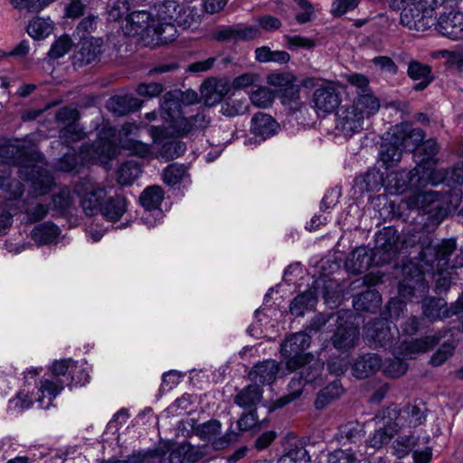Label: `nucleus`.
Segmentation results:
<instances>
[{"label":"nucleus","instance_id":"nucleus-22","mask_svg":"<svg viewBox=\"0 0 463 463\" xmlns=\"http://www.w3.org/2000/svg\"><path fill=\"white\" fill-rule=\"evenodd\" d=\"M263 399V389L257 384H249L238 391L233 396V402L245 411H257V406Z\"/></svg>","mask_w":463,"mask_h":463},{"label":"nucleus","instance_id":"nucleus-45","mask_svg":"<svg viewBox=\"0 0 463 463\" xmlns=\"http://www.w3.org/2000/svg\"><path fill=\"white\" fill-rule=\"evenodd\" d=\"M310 456L302 444H289L278 463H307Z\"/></svg>","mask_w":463,"mask_h":463},{"label":"nucleus","instance_id":"nucleus-16","mask_svg":"<svg viewBox=\"0 0 463 463\" xmlns=\"http://www.w3.org/2000/svg\"><path fill=\"white\" fill-rule=\"evenodd\" d=\"M364 335L375 346L379 345L384 348L391 347L395 339L389 322L381 317L375 318L365 325Z\"/></svg>","mask_w":463,"mask_h":463},{"label":"nucleus","instance_id":"nucleus-24","mask_svg":"<svg viewBox=\"0 0 463 463\" xmlns=\"http://www.w3.org/2000/svg\"><path fill=\"white\" fill-rule=\"evenodd\" d=\"M421 310L424 317L430 322L452 317L451 307L442 298L427 297L421 302Z\"/></svg>","mask_w":463,"mask_h":463},{"label":"nucleus","instance_id":"nucleus-53","mask_svg":"<svg viewBox=\"0 0 463 463\" xmlns=\"http://www.w3.org/2000/svg\"><path fill=\"white\" fill-rule=\"evenodd\" d=\"M186 150V146L182 141H167L163 144L158 151V156L165 162L171 161L182 156Z\"/></svg>","mask_w":463,"mask_h":463},{"label":"nucleus","instance_id":"nucleus-35","mask_svg":"<svg viewBox=\"0 0 463 463\" xmlns=\"http://www.w3.org/2000/svg\"><path fill=\"white\" fill-rule=\"evenodd\" d=\"M382 304V296L375 289H367L353 299V306L357 311L375 313Z\"/></svg>","mask_w":463,"mask_h":463},{"label":"nucleus","instance_id":"nucleus-54","mask_svg":"<svg viewBox=\"0 0 463 463\" xmlns=\"http://www.w3.org/2000/svg\"><path fill=\"white\" fill-rule=\"evenodd\" d=\"M395 434L396 433L392 428L384 429L383 427H379V429L373 432V436L366 440V443L369 447L374 449H380L383 446L387 445Z\"/></svg>","mask_w":463,"mask_h":463},{"label":"nucleus","instance_id":"nucleus-26","mask_svg":"<svg viewBox=\"0 0 463 463\" xmlns=\"http://www.w3.org/2000/svg\"><path fill=\"white\" fill-rule=\"evenodd\" d=\"M221 422L217 420H211L197 429L199 436L208 441L213 442V446L216 449H223L228 446L232 440L230 434H226L219 439L216 437L221 433Z\"/></svg>","mask_w":463,"mask_h":463},{"label":"nucleus","instance_id":"nucleus-3","mask_svg":"<svg viewBox=\"0 0 463 463\" xmlns=\"http://www.w3.org/2000/svg\"><path fill=\"white\" fill-rule=\"evenodd\" d=\"M41 154L35 147L19 139H7L0 137L1 164L18 165L19 175H24L32 163L37 162Z\"/></svg>","mask_w":463,"mask_h":463},{"label":"nucleus","instance_id":"nucleus-8","mask_svg":"<svg viewBox=\"0 0 463 463\" xmlns=\"http://www.w3.org/2000/svg\"><path fill=\"white\" fill-rule=\"evenodd\" d=\"M401 24L411 31L425 32L436 24L430 8L413 5L403 7L400 15Z\"/></svg>","mask_w":463,"mask_h":463},{"label":"nucleus","instance_id":"nucleus-7","mask_svg":"<svg viewBox=\"0 0 463 463\" xmlns=\"http://www.w3.org/2000/svg\"><path fill=\"white\" fill-rule=\"evenodd\" d=\"M404 278L399 284V294L407 300L424 298L429 292V284L424 273L417 267H405Z\"/></svg>","mask_w":463,"mask_h":463},{"label":"nucleus","instance_id":"nucleus-23","mask_svg":"<svg viewBox=\"0 0 463 463\" xmlns=\"http://www.w3.org/2000/svg\"><path fill=\"white\" fill-rule=\"evenodd\" d=\"M373 261V252L366 247H358L347 257L345 267L353 274H360L368 270Z\"/></svg>","mask_w":463,"mask_h":463},{"label":"nucleus","instance_id":"nucleus-60","mask_svg":"<svg viewBox=\"0 0 463 463\" xmlns=\"http://www.w3.org/2000/svg\"><path fill=\"white\" fill-rule=\"evenodd\" d=\"M165 453L160 450L133 454L128 463H163Z\"/></svg>","mask_w":463,"mask_h":463},{"label":"nucleus","instance_id":"nucleus-19","mask_svg":"<svg viewBox=\"0 0 463 463\" xmlns=\"http://www.w3.org/2000/svg\"><path fill=\"white\" fill-rule=\"evenodd\" d=\"M434 25L442 35L449 39L463 38V14L460 12H449L440 15Z\"/></svg>","mask_w":463,"mask_h":463},{"label":"nucleus","instance_id":"nucleus-50","mask_svg":"<svg viewBox=\"0 0 463 463\" xmlns=\"http://www.w3.org/2000/svg\"><path fill=\"white\" fill-rule=\"evenodd\" d=\"M140 165L135 161H127L118 170V182L121 185L131 184L140 175Z\"/></svg>","mask_w":463,"mask_h":463},{"label":"nucleus","instance_id":"nucleus-46","mask_svg":"<svg viewBox=\"0 0 463 463\" xmlns=\"http://www.w3.org/2000/svg\"><path fill=\"white\" fill-rule=\"evenodd\" d=\"M164 198V192L160 186L153 185L145 189L140 196L141 205L148 211L156 209Z\"/></svg>","mask_w":463,"mask_h":463},{"label":"nucleus","instance_id":"nucleus-13","mask_svg":"<svg viewBox=\"0 0 463 463\" xmlns=\"http://www.w3.org/2000/svg\"><path fill=\"white\" fill-rule=\"evenodd\" d=\"M364 123L362 113L351 105L341 108L336 113V128L345 137H351L362 131Z\"/></svg>","mask_w":463,"mask_h":463},{"label":"nucleus","instance_id":"nucleus-33","mask_svg":"<svg viewBox=\"0 0 463 463\" xmlns=\"http://www.w3.org/2000/svg\"><path fill=\"white\" fill-rule=\"evenodd\" d=\"M150 14L146 11H135L128 14L123 26L125 34L135 36L143 33L149 26Z\"/></svg>","mask_w":463,"mask_h":463},{"label":"nucleus","instance_id":"nucleus-41","mask_svg":"<svg viewBox=\"0 0 463 463\" xmlns=\"http://www.w3.org/2000/svg\"><path fill=\"white\" fill-rule=\"evenodd\" d=\"M169 20L174 21L179 27L189 29L196 27L200 23V14L197 10L191 7H179L177 14H169Z\"/></svg>","mask_w":463,"mask_h":463},{"label":"nucleus","instance_id":"nucleus-42","mask_svg":"<svg viewBox=\"0 0 463 463\" xmlns=\"http://www.w3.org/2000/svg\"><path fill=\"white\" fill-rule=\"evenodd\" d=\"M342 392L343 388L341 383L337 380L333 381L317 393L315 401L316 409L323 410L333 401L339 398Z\"/></svg>","mask_w":463,"mask_h":463},{"label":"nucleus","instance_id":"nucleus-12","mask_svg":"<svg viewBox=\"0 0 463 463\" xmlns=\"http://www.w3.org/2000/svg\"><path fill=\"white\" fill-rule=\"evenodd\" d=\"M42 160L43 156L41 155V157L37 162L32 163L26 175H19L24 180L31 182L33 193L35 196L46 194L51 191V188L54 184V180L51 173L38 165Z\"/></svg>","mask_w":463,"mask_h":463},{"label":"nucleus","instance_id":"nucleus-25","mask_svg":"<svg viewBox=\"0 0 463 463\" xmlns=\"http://www.w3.org/2000/svg\"><path fill=\"white\" fill-rule=\"evenodd\" d=\"M364 437V426L356 420L341 425L335 434V439L342 446L357 445Z\"/></svg>","mask_w":463,"mask_h":463},{"label":"nucleus","instance_id":"nucleus-58","mask_svg":"<svg viewBox=\"0 0 463 463\" xmlns=\"http://www.w3.org/2000/svg\"><path fill=\"white\" fill-rule=\"evenodd\" d=\"M250 99L253 105L267 108L272 104L274 96L269 89L260 87L251 92Z\"/></svg>","mask_w":463,"mask_h":463},{"label":"nucleus","instance_id":"nucleus-10","mask_svg":"<svg viewBox=\"0 0 463 463\" xmlns=\"http://www.w3.org/2000/svg\"><path fill=\"white\" fill-rule=\"evenodd\" d=\"M341 101V92L336 83L333 81H325L314 90V106L319 111L332 113L339 107Z\"/></svg>","mask_w":463,"mask_h":463},{"label":"nucleus","instance_id":"nucleus-29","mask_svg":"<svg viewBox=\"0 0 463 463\" xmlns=\"http://www.w3.org/2000/svg\"><path fill=\"white\" fill-rule=\"evenodd\" d=\"M279 124L269 115L259 112L251 118L250 131L255 136L266 139L275 135L278 131Z\"/></svg>","mask_w":463,"mask_h":463},{"label":"nucleus","instance_id":"nucleus-63","mask_svg":"<svg viewBox=\"0 0 463 463\" xmlns=\"http://www.w3.org/2000/svg\"><path fill=\"white\" fill-rule=\"evenodd\" d=\"M2 195L6 200H14L24 194L23 184L16 179H10L5 185L1 188Z\"/></svg>","mask_w":463,"mask_h":463},{"label":"nucleus","instance_id":"nucleus-49","mask_svg":"<svg viewBox=\"0 0 463 463\" xmlns=\"http://www.w3.org/2000/svg\"><path fill=\"white\" fill-rule=\"evenodd\" d=\"M85 137V131L78 123L67 124L59 131V138L65 146L79 142Z\"/></svg>","mask_w":463,"mask_h":463},{"label":"nucleus","instance_id":"nucleus-9","mask_svg":"<svg viewBox=\"0 0 463 463\" xmlns=\"http://www.w3.org/2000/svg\"><path fill=\"white\" fill-rule=\"evenodd\" d=\"M387 136L391 140L400 145L403 151L416 152L425 137V133L420 128H415L410 123H402L392 127Z\"/></svg>","mask_w":463,"mask_h":463},{"label":"nucleus","instance_id":"nucleus-47","mask_svg":"<svg viewBox=\"0 0 463 463\" xmlns=\"http://www.w3.org/2000/svg\"><path fill=\"white\" fill-rule=\"evenodd\" d=\"M281 102L283 105L288 106L292 112L300 109L303 102L300 99V87L292 83L291 85L281 89Z\"/></svg>","mask_w":463,"mask_h":463},{"label":"nucleus","instance_id":"nucleus-20","mask_svg":"<svg viewBox=\"0 0 463 463\" xmlns=\"http://www.w3.org/2000/svg\"><path fill=\"white\" fill-rule=\"evenodd\" d=\"M279 369V364L275 360H264L250 369L249 379L259 386L269 385L276 381Z\"/></svg>","mask_w":463,"mask_h":463},{"label":"nucleus","instance_id":"nucleus-38","mask_svg":"<svg viewBox=\"0 0 463 463\" xmlns=\"http://www.w3.org/2000/svg\"><path fill=\"white\" fill-rule=\"evenodd\" d=\"M60 232L58 226L47 222L33 228L32 239L37 245H46L55 241Z\"/></svg>","mask_w":463,"mask_h":463},{"label":"nucleus","instance_id":"nucleus-61","mask_svg":"<svg viewBox=\"0 0 463 463\" xmlns=\"http://www.w3.org/2000/svg\"><path fill=\"white\" fill-rule=\"evenodd\" d=\"M327 463H356V456L352 450L337 449L326 456Z\"/></svg>","mask_w":463,"mask_h":463},{"label":"nucleus","instance_id":"nucleus-27","mask_svg":"<svg viewBox=\"0 0 463 463\" xmlns=\"http://www.w3.org/2000/svg\"><path fill=\"white\" fill-rule=\"evenodd\" d=\"M373 420L376 424L384 429L392 428L397 433L404 426L402 422V411L396 404H391L388 407L380 410L374 416Z\"/></svg>","mask_w":463,"mask_h":463},{"label":"nucleus","instance_id":"nucleus-59","mask_svg":"<svg viewBox=\"0 0 463 463\" xmlns=\"http://www.w3.org/2000/svg\"><path fill=\"white\" fill-rule=\"evenodd\" d=\"M71 45L72 43L69 36H61L52 43L48 55L51 59H59L71 50Z\"/></svg>","mask_w":463,"mask_h":463},{"label":"nucleus","instance_id":"nucleus-31","mask_svg":"<svg viewBox=\"0 0 463 463\" xmlns=\"http://www.w3.org/2000/svg\"><path fill=\"white\" fill-rule=\"evenodd\" d=\"M439 340L438 337L432 335L404 341L399 347L400 354L406 357L413 358L416 354L425 353L431 349L439 343Z\"/></svg>","mask_w":463,"mask_h":463},{"label":"nucleus","instance_id":"nucleus-57","mask_svg":"<svg viewBox=\"0 0 463 463\" xmlns=\"http://www.w3.org/2000/svg\"><path fill=\"white\" fill-rule=\"evenodd\" d=\"M407 74L413 80L433 78L431 75V67L415 60H411L409 62Z\"/></svg>","mask_w":463,"mask_h":463},{"label":"nucleus","instance_id":"nucleus-4","mask_svg":"<svg viewBox=\"0 0 463 463\" xmlns=\"http://www.w3.org/2000/svg\"><path fill=\"white\" fill-rule=\"evenodd\" d=\"M311 343V336L306 331L298 332L288 336L280 345L281 355L287 359L286 368L294 372L299 366L313 361V354L304 353Z\"/></svg>","mask_w":463,"mask_h":463},{"label":"nucleus","instance_id":"nucleus-64","mask_svg":"<svg viewBox=\"0 0 463 463\" xmlns=\"http://www.w3.org/2000/svg\"><path fill=\"white\" fill-rule=\"evenodd\" d=\"M248 109L245 100L231 99L222 105L221 112L228 117L243 114Z\"/></svg>","mask_w":463,"mask_h":463},{"label":"nucleus","instance_id":"nucleus-37","mask_svg":"<svg viewBox=\"0 0 463 463\" xmlns=\"http://www.w3.org/2000/svg\"><path fill=\"white\" fill-rule=\"evenodd\" d=\"M403 149L400 145L391 140V137L387 136L386 142L382 144L380 151V160L385 169L392 167L402 159Z\"/></svg>","mask_w":463,"mask_h":463},{"label":"nucleus","instance_id":"nucleus-55","mask_svg":"<svg viewBox=\"0 0 463 463\" xmlns=\"http://www.w3.org/2000/svg\"><path fill=\"white\" fill-rule=\"evenodd\" d=\"M185 173L184 165L171 164L163 171V180L167 185H175L183 180Z\"/></svg>","mask_w":463,"mask_h":463},{"label":"nucleus","instance_id":"nucleus-14","mask_svg":"<svg viewBox=\"0 0 463 463\" xmlns=\"http://www.w3.org/2000/svg\"><path fill=\"white\" fill-rule=\"evenodd\" d=\"M420 169L421 166H415L411 171L401 170L390 175L389 185L396 194H402L408 189H421L424 186V176L420 175Z\"/></svg>","mask_w":463,"mask_h":463},{"label":"nucleus","instance_id":"nucleus-62","mask_svg":"<svg viewBox=\"0 0 463 463\" xmlns=\"http://www.w3.org/2000/svg\"><path fill=\"white\" fill-rule=\"evenodd\" d=\"M296 81V77L288 71L270 73L267 77V82L274 87L282 89L291 85Z\"/></svg>","mask_w":463,"mask_h":463},{"label":"nucleus","instance_id":"nucleus-21","mask_svg":"<svg viewBox=\"0 0 463 463\" xmlns=\"http://www.w3.org/2000/svg\"><path fill=\"white\" fill-rule=\"evenodd\" d=\"M260 35V31L255 26H227L216 30L213 37L218 42H237L252 40Z\"/></svg>","mask_w":463,"mask_h":463},{"label":"nucleus","instance_id":"nucleus-1","mask_svg":"<svg viewBox=\"0 0 463 463\" xmlns=\"http://www.w3.org/2000/svg\"><path fill=\"white\" fill-rule=\"evenodd\" d=\"M115 137L116 129L114 128H103L93 144H84L80 146V162L73 151L60 158L55 164V169L65 173H79L82 165L85 164L108 165L118 155Z\"/></svg>","mask_w":463,"mask_h":463},{"label":"nucleus","instance_id":"nucleus-43","mask_svg":"<svg viewBox=\"0 0 463 463\" xmlns=\"http://www.w3.org/2000/svg\"><path fill=\"white\" fill-rule=\"evenodd\" d=\"M401 411L402 420L404 419L410 427H418L426 420V412L428 410L426 405L422 402L419 404H408L401 409Z\"/></svg>","mask_w":463,"mask_h":463},{"label":"nucleus","instance_id":"nucleus-34","mask_svg":"<svg viewBox=\"0 0 463 463\" xmlns=\"http://www.w3.org/2000/svg\"><path fill=\"white\" fill-rule=\"evenodd\" d=\"M142 103L139 99L130 95L115 96L109 99L108 108L115 115L125 116L137 110Z\"/></svg>","mask_w":463,"mask_h":463},{"label":"nucleus","instance_id":"nucleus-15","mask_svg":"<svg viewBox=\"0 0 463 463\" xmlns=\"http://www.w3.org/2000/svg\"><path fill=\"white\" fill-rule=\"evenodd\" d=\"M187 113H181L169 122V128L179 137L186 136L198 129L205 128L210 120L203 111H198L195 115L186 117Z\"/></svg>","mask_w":463,"mask_h":463},{"label":"nucleus","instance_id":"nucleus-11","mask_svg":"<svg viewBox=\"0 0 463 463\" xmlns=\"http://www.w3.org/2000/svg\"><path fill=\"white\" fill-rule=\"evenodd\" d=\"M336 329L331 336L333 346L340 351H348L353 348L359 339V329L353 323L347 321L341 315L336 314Z\"/></svg>","mask_w":463,"mask_h":463},{"label":"nucleus","instance_id":"nucleus-51","mask_svg":"<svg viewBox=\"0 0 463 463\" xmlns=\"http://www.w3.org/2000/svg\"><path fill=\"white\" fill-rule=\"evenodd\" d=\"M52 31V22L50 19L37 17L27 26L28 34L35 40L47 37Z\"/></svg>","mask_w":463,"mask_h":463},{"label":"nucleus","instance_id":"nucleus-6","mask_svg":"<svg viewBox=\"0 0 463 463\" xmlns=\"http://www.w3.org/2000/svg\"><path fill=\"white\" fill-rule=\"evenodd\" d=\"M298 370H300L298 376H294L288 384L292 392L278 399L274 402L273 410L282 408L297 400L302 394L304 385L316 383L322 375L324 364L315 359L313 355L311 363L299 366Z\"/></svg>","mask_w":463,"mask_h":463},{"label":"nucleus","instance_id":"nucleus-44","mask_svg":"<svg viewBox=\"0 0 463 463\" xmlns=\"http://www.w3.org/2000/svg\"><path fill=\"white\" fill-rule=\"evenodd\" d=\"M161 109L163 118L166 121H170L175 117L180 116L181 113H188L182 106L178 98L175 96L173 91L167 92L165 95L164 100L161 104Z\"/></svg>","mask_w":463,"mask_h":463},{"label":"nucleus","instance_id":"nucleus-40","mask_svg":"<svg viewBox=\"0 0 463 463\" xmlns=\"http://www.w3.org/2000/svg\"><path fill=\"white\" fill-rule=\"evenodd\" d=\"M439 151V146L434 139H429L421 142L416 152L413 154L417 166L427 165L430 163H436L435 156Z\"/></svg>","mask_w":463,"mask_h":463},{"label":"nucleus","instance_id":"nucleus-36","mask_svg":"<svg viewBox=\"0 0 463 463\" xmlns=\"http://www.w3.org/2000/svg\"><path fill=\"white\" fill-rule=\"evenodd\" d=\"M351 106L357 109L365 118L374 115L379 110L380 101L372 91L365 93L358 91V95L354 98Z\"/></svg>","mask_w":463,"mask_h":463},{"label":"nucleus","instance_id":"nucleus-32","mask_svg":"<svg viewBox=\"0 0 463 463\" xmlns=\"http://www.w3.org/2000/svg\"><path fill=\"white\" fill-rule=\"evenodd\" d=\"M106 195V190L100 187L86 192L80 200V205L85 214L88 216L99 214Z\"/></svg>","mask_w":463,"mask_h":463},{"label":"nucleus","instance_id":"nucleus-5","mask_svg":"<svg viewBox=\"0 0 463 463\" xmlns=\"http://www.w3.org/2000/svg\"><path fill=\"white\" fill-rule=\"evenodd\" d=\"M418 232L408 236L403 241L393 227H384L375 235L374 255H380L382 261L388 262L394 258L401 249L407 247H417Z\"/></svg>","mask_w":463,"mask_h":463},{"label":"nucleus","instance_id":"nucleus-56","mask_svg":"<svg viewBox=\"0 0 463 463\" xmlns=\"http://www.w3.org/2000/svg\"><path fill=\"white\" fill-rule=\"evenodd\" d=\"M405 308L406 304L403 301L398 298H392L381 313V318H384L386 321L388 319L396 320L404 313Z\"/></svg>","mask_w":463,"mask_h":463},{"label":"nucleus","instance_id":"nucleus-17","mask_svg":"<svg viewBox=\"0 0 463 463\" xmlns=\"http://www.w3.org/2000/svg\"><path fill=\"white\" fill-rule=\"evenodd\" d=\"M74 364L72 359L55 361L52 366L54 378L43 381L40 391L55 398L64 389V382L60 377L65 376L69 369H72Z\"/></svg>","mask_w":463,"mask_h":463},{"label":"nucleus","instance_id":"nucleus-18","mask_svg":"<svg viewBox=\"0 0 463 463\" xmlns=\"http://www.w3.org/2000/svg\"><path fill=\"white\" fill-rule=\"evenodd\" d=\"M102 43L103 42L99 38L83 41L72 55V65L75 68H82L97 61L103 52Z\"/></svg>","mask_w":463,"mask_h":463},{"label":"nucleus","instance_id":"nucleus-48","mask_svg":"<svg viewBox=\"0 0 463 463\" xmlns=\"http://www.w3.org/2000/svg\"><path fill=\"white\" fill-rule=\"evenodd\" d=\"M256 60L260 62H288L290 55L285 51H271L268 46L259 47L255 50Z\"/></svg>","mask_w":463,"mask_h":463},{"label":"nucleus","instance_id":"nucleus-30","mask_svg":"<svg viewBox=\"0 0 463 463\" xmlns=\"http://www.w3.org/2000/svg\"><path fill=\"white\" fill-rule=\"evenodd\" d=\"M382 365V359L376 354H365L359 356L353 365V373L358 379L366 378L377 372Z\"/></svg>","mask_w":463,"mask_h":463},{"label":"nucleus","instance_id":"nucleus-52","mask_svg":"<svg viewBox=\"0 0 463 463\" xmlns=\"http://www.w3.org/2000/svg\"><path fill=\"white\" fill-rule=\"evenodd\" d=\"M418 441L419 437L411 433L399 436L392 443L393 453L397 458H402L411 451Z\"/></svg>","mask_w":463,"mask_h":463},{"label":"nucleus","instance_id":"nucleus-28","mask_svg":"<svg viewBox=\"0 0 463 463\" xmlns=\"http://www.w3.org/2000/svg\"><path fill=\"white\" fill-rule=\"evenodd\" d=\"M128 208L126 198L122 195L116 194L114 196L104 199L103 205L99 213L105 220L115 222H118L126 213Z\"/></svg>","mask_w":463,"mask_h":463},{"label":"nucleus","instance_id":"nucleus-2","mask_svg":"<svg viewBox=\"0 0 463 463\" xmlns=\"http://www.w3.org/2000/svg\"><path fill=\"white\" fill-rule=\"evenodd\" d=\"M417 247L420 249L419 257L420 260L432 265L435 261L439 270H447L458 267L456 263H450L449 258L457 249L455 239L444 240L437 246H432V241L429 234L418 232Z\"/></svg>","mask_w":463,"mask_h":463},{"label":"nucleus","instance_id":"nucleus-39","mask_svg":"<svg viewBox=\"0 0 463 463\" xmlns=\"http://www.w3.org/2000/svg\"><path fill=\"white\" fill-rule=\"evenodd\" d=\"M317 303V297L312 290H307L298 295L290 304V313L296 317H301L306 311L311 310Z\"/></svg>","mask_w":463,"mask_h":463}]
</instances>
